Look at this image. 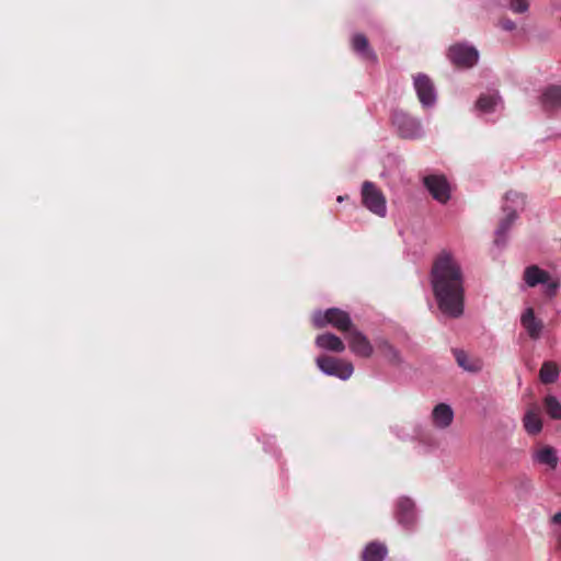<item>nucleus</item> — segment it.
Listing matches in <instances>:
<instances>
[{"label": "nucleus", "instance_id": "ddd939ff", "mask_svg": "<svg viewBox=\"0 0 561 561\" xmlns=\"http://www.w3.org/2000/svg\"><path fill=\"white\" fill-rule=\"evenodd\" d=\"M520 323L533 340H538L543 330L542 320L536 318L533 308H527L520 317Z\"/></svg>", "mask_w": 561, "mask_h": 561}, {"label": "nucleus", "instance_id": "9d476101", "mask_svg": "<svg viewBox=\"0 0 561 561\" xmlns=\"http://www.w3.org/2000/svg\"><path fill=\"white\" fill-rule=\"evenodd\" d=\"M351 47L353 51L357 54L362 59L373 64L377 62V55L370 47L368 38L364 34H354L351 39Z\"/></svg>", "mask_w": 561, "mask_h": 561}, {"label": "nucleus", "instance_id": "f8f14e48", "mask_svg": "<svg viewBox=\"0 0 561 561\" xmlns=\"http://www.w3.org/2000/svg\"><path fill=\"white\" fill-rule=\"evenodd\" d=\"M523 425L529 435H537L542 431L541 410L537 403L527 408L523 417Z\"/></svg>", "mask_w": 561, "mask_h": 561}, {"label": "nucleus", "instance_id": "4be33fe9", "mask_svg": "<svg viewBox=\"0 0 561 561\" xmlns=\"http://www.w3.org/2000/svg\"><path fill=\"white\" fill-rule=\"evenodd\" d=\"M560 374L559 366L556 362L546 360L539 370V379L542 383L549 385L557 381Z\"/></svg>", "mask_w": 561, "mask_h": 561}, {"label": "nucleus", "instance_id": "a211bd4d", "mask_svg": "<svg viewBox=\"0 0 561 561\" xmlns=\"http://www.w3.org/2000/svg\"><path fill=\"white\" fill-rule=\"evenodd\" d=\"M387 552V547L383 543L373 541L365 547L362 553V561H382Z\"/></svg>", "mask_w": 561, "mask_h": 561}, {"label": "nucleus", "instance_id": "393cba45", "mask_svg": "<svg viewBox=\"0 0 561 561\" xmlns=\"http://www.w3.org/2000/svg\"><path fill=\"white\" fill-rule=\"evenodd\" d=\"M500 96L496 94H482L477 101V107L482 112H491L497 104Z\"/></svg>", "mask_w": 561, "mask_h": 561}, {"label": "nucleus", "instance_id": "b1692460", "mask_svg": "<svg viewBox=\"0 0 561 561\" xmlns=\"http://www.w3.org/2000/svg\"><path fill=\"white\" fill-rule=\"evenodd\" d=\"M543 408L552 420H561V403L554 396L548 394L545 397Z\"/></svg>", "mask_w": 561, "mask_h": 561}, {"label": "nucleus", "instance_id": "c85d7f7f", "mask_svg": "<svg viewBox=\"0 0 561 561\" xmlns=\"http://www.w3.org/2000/svg\"><path fill=\"white\" fill-rule=\"evenodd\" d=\"M552 522L554 524H560L561 525V512H558L556 513L553 516H552Z\"/></svg>", "mask_w": 561, "mask_h": 561}, {"label": "nucleus", "instance_id": "aec40b11", "mask_svg": "<svg viewBox=\"0 0 561 561\" xmlns=\"http://www.w3.org/2000/svg\"><path fill=\"white\" fill-rule=\"evenodd\" d=\"M377 348L391 365L399 366L402 363L400 352L387 340L377 341Z\"/></svg>", "mask_w": 561, "mask_h": 561}, {"label": "nucleus", "instance_id": "f03ea898", "mask_svg": "<svg viewBox=\"0 0 561 561\" xmlns=\"http://www.w3.org/2000/svg\"><path fill=\"white\" fill-rule=\"evenodd\" d=\"M523 279L525 284L531 288L538 285H543V294L549 298L554 297L560 287V280L558 278H552L547 271L535 264L529 265L524 270Z\"/></svg>", "mask_w": 561, "mask_h": 561}, {"label": "nucleus", "instance_id": "a878e982", "mask_svg": "<svg viewBox=\"0 0 561 561\" xmlns=\"http://www.w3.org/2000/svg\"><path fill=\"white\" fill-rule=\"evenodd\" d=\"M508 7L514 13H525L529 9V0H508Z\"/></svg>", "mask_w": 561, "mask_h": 561}, {"label": "nucleus", "instance_id": "bb28decb", "mask_svg": "<svg viewBox=\"0 0 561 561\" xmlns=\"http://www.w3.org/2000/svg\"><path fill=\"white\" fill-rule=\"evenodd\" d=\"M500 26L505 31H514L516 28L515 22L507 18L500 21Z\"/></svg>", "mask_w": 561, "mask_h": 561}, {"label": "nucleus", "instance_id": "6ab92c4d", "mask_svg": "<svg viewBox=\"0 0 561 561\" xmlns=\"http://www.w3.org/2000/svg\"><path fill=\"white\" fill-rule=\"evenodd\" d=\"M541 103L547 110L561 106V85L548 87L541 95Z\"/></svg>", "mask_w": 561, "mask_h": 561}, {"label": "nucleus", "instance_id": "1a4fd4ad", "mask_svg": "<svg viewBox=\"0 0 561 561\" xmlns=\"http://www.w3.org/2000/svg\"><path fill=\"white\" fill-rule=\"evenodd\" d=\"M414 89L423 106H431L435 103L436 95L432 80L424 73L414 77Z\"/></svg>", "mask_w": 561, "mask_h": 561}, {"label": "nucleus", "instance_id": "2eb2a0df", "mask_svg": "<svg viewBox=\"0 0 561 561\" xmlns=\"http://www.w3.org/2000/svg\"><path fill=\"white\" fill-rule=\"evenodd\" d=\"M454 420V411L446 403H438L432 411V422L437 428H447Z\"/></svg>", "mask_w": 561, "mask_h": 561}, {"label": "nucleus", "instance_id": "5701e85b", "mask_svg": "<svg viewBox=\"0 0 561 561\" xmlns=\"http://www.w3.org/2000/svg\"><path fill=\"white\" fill-rule=\"evenodd\" d=\"M504 210L507 211V214L505 218L500 221L499 227L496 229L495 243L497 244L504 242L506 232L510 230V228L517 218L516 210H508L507 208H504Z\"/></svg>", "mask_w": 561, "mask_h": 561}, {"label": "nucleus", "instance_id": "423d86ee", "mask_svg": "<svg viewBox=\"0 0 561 561\" xmlns=\"http://www.w3.org/2000/svg\"><path fill=\"white\" fill-rule=\"evenodd\" d=\"M448 57L450 61L460 68H471L473 67L478 59L479 53L478 50L466 44H456L449 48Z\"/></svg>", "mask_w": 561, "mask_h": 561}, {"label": "nucleus", "instance_id": "f257e3e1", "mask_svg": "<svg viewBox=\"0 0 561 561\" xmlns=\"http://www.w3.org/2000/svg\"><path fill=\"white\" fill-rule=\"evenodd\" d=\"M431 283L440 311L459 318L463 313V274L457 260L446 251L440 252L432 266Z\"/></svg>", "mask_w": 561, "mask_h": 561}, {"label": "nucleus", "instance_id": "7ed1b4c3", "mask_svg": "<svg viewBox=\"0 0 561 561\" xmlns=\"http://www.w3.org/2000/svg\"><path fill=\"white\" fill-rule=\"evenodd\" d=\"M312 321L318 329H322L328 324L343 333H350L354 329L350 314L340 308H329L324 312H318L313 316Z\"/></svg>", "mask_w": 561, "mask_h": 561}, {"label": "nucleus", "instance_id": "4468645a", "mask_svg": "<svg viewBox=\"0 0 561 561\" xmlns=\"http://www.w3.org/2000/svg\"><path fill=\"white\" fill-rule=\"evenodd\" d=\"M397 518L398 522L404 527L409 528L415 523V507L412 500L401 497L397 504Z\"/></svg>", "mask_w": 561, "mask_h": 561}, {"label": "nucleus", "instance_id": "9b49d317", "mask_svg": "<svg viewBox=\"0 0 561 561\" xmlns=\"http://www.w3.org/2000/svg\"><path fill=\"white\" fill-rule=\"evenodd\" d=\"M393 122L403 138H415L421 134V124L407 114H397Z\"/></svg>", "mask_w": 561, "mask_h": 561}, {"label": "nucleus", "instance_id": "dca6fc26", "mask_svg": "<svg viewBox=\"0 0 561 561\" xmlns=\"http://www.w3.org/2000/svg\"><path fill=\"white\" fill-rule=\"evenodd\" d=\"M453 354L457 364L469 373H479L482 370L483 362L479 357L470 356L463 350L455 348Z\"/></svg>", "mask_w": 561, "mask_h": 561}, {"label": "nucleus", "instance_id": "6e6552de", "mask_svg": "<svg viewBox=\"0 0 561 561\" xmlns=\"http://www.w3.org/2000/svg\"><path fill=\"white\" fill-rule=\"evenodd\" d=\"M348 346L352 353L358 357L369 358L374 353V346L366 335L356 328L351 330L347 335Z\"/></svg>", "mask_w": 561, "mask_h": 561}, {"label": "nucleus", "instance_id": "412c9836", "mask_svg": "<svg viewBox=\"0 0 561 561\" xmlns=\"http://www.w3.org/2000/svg\"><path fill=\"white\" fill-rule=\"evenodd\" d=\"M534 458L539 463L547 465L551 469H556L559 462L557 450L551 446H543L538 449Z\"/></svg>", "mask_w": 561, "mask_h": 561}, {"label": "nucleus", "instance_id": "cd10ccee", "mask_svg": "<svg viewBox=\"0 0 561 561\" xmlns=\"http://www.w3.org/2000/svg\"><path fill=\"white\" fill-rule=\"evenodd\" d=\"M506 199L507 201L520 199L522 205L525 203V197L522 194H518L516 192H508L506 194Z\"/></svg>", "mask_w": 561, "mask_h": 561}, {"label": "nucleus", "instance_id": "0eeeda50", "mask_svg": "<svg viewBox=\"0 0 561 561\" xmlns=\"http://www.w3.org/2000/svg\"><path fill=\"white\" fill-rule=\"evenodd\" d=\"M423 183L436 201L446 203L450 198L449 184L444 175H427Z\"/></svg>", "mask_w": 561, "mask_h": 561}, {"label": "nucleus", "instance_id": "f3484780", "mask_svg": "<svg viewBox=\"0 0 561 561\" xmlns=\"http://www.w3.org/2000/svg\"><path fill=\"white\" fill-rule=\"evenodd\" d=\"M316 344L320 348H324L328 351L342 353L345 350V344L343 341L332 333L320 334L316 339Z\"/></svg>", "mask_w": 561, "mask_h": 561}, {"label": "nucleus", "instance_id": "39448f33", "mask_svg": "<svg viewBox=\"0 0 561 561\" xmlns=\"http://www.w3.org/2000/svg\"><path fill=\"white\" fill-rule=\"evenodd\" d=\"M317 365L324 374L335 376L342 380H347L354 373V367L351 362L332 356H319L317 358Z\"/></svg>", "mask_w": 561, "mask_h": 561}, {"label": "nucleus", "instance_id": "20e7f679", "mask_svg": "<svg viewBox=\"0 0 561 561\" xmlns=\"http://www.w3.org/2000/svg\"><path fill=\"white\" fill-rule=\"evenodd\" d=\"M362 202L373 214L385 217L387 214L386 197L373 182L366 181L362 186Z\"/></svg>", "mask_w": 561, "mask_h": 561}]
</instances>
